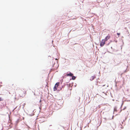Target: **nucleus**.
<instances>
[{"instance_id": "6e6552de", "label": "nucleus", "mask_w": 130, "mask_h": 130, "mask_svg": "<svg viewBox=\"0 0 130 130\" xmlns=\"http://www.w3.org/2000/svg\"><path fill=\"white\" fill-rule=\"evenodd\" d=\"M117 35H118V36H119V35H120V33H117Z\"/></svg>"}, {"instance_id": "9b49d317", "label": "nucleus", "mask_w": 130, "mask_h": 130, "mask_svg": "<svg viewBox=\"0 0 130 130\" xmlns=\"http://www.w3.org/2000/svg\"><path fill=\"white\" fill-rule=\"evenodd\" d=\"M113 117H114V116H113L112 117V119H113Z\"/></svg>"}, {"instance_id": "9d476101", "label": "nucleus", "mask_w": 130, "mask_h": 130, "mask_svg": "<svg viewBox=\"0 0 130 130\" xmlns=\"http://www.w3.org/2000/svg\"><path fill=\"white\" fill-rule=\"evenodd\" d=\"M2 100L1 99V98H0V101H1V100Z\"/></svg>"}, {"instance_id": "f3484780", "label": "nucleus", "mask_w": 130, "mask_h": 130, "mask_svg": "<svg viewBox=\"0 0 130 130\" xmlns=\"http://www.w3.org/2000/svg\"><path fill=\"white\" fill-rule=\"evenodd\" d=\"M122 110H121V111H120V112H121V111Z\"/></svg>"}, {"instance_id": "20e7f679", "label": "nucleus", "mask_w": 130, "mask_h": 130, "mask_svg": "<svg viewBox=\"0 0 130 130\" xmlns=\"http://www.w3.org/2000/svg\"><path fill=\"white\" fill-rule=\"evenodd\" d=\"M73 75V74L72 73H71L70 72H69V73L68 74H67V76H72Z\"/></svg>"}, {"instance_id": "7ed1b4c3", "label": "nucleus", "mask_w": 130, "mask_h": 130, "mask_svg": "<svg viewBox=\"0 0 130 130\" xmlns=\"http://www.w3.org/2000/svg\"><path fill=\"white\" fill-rule=\"evenodd\" d=\"M110 38V36L109 35H108L105 38V39L104 40V41H107Z\"/></svg>"}, {"instance_id": "aec40b11", "label": "nucleus", "mask_w": 130, "mask_h": 130, "mask_svg": "<svg viewBox=\"0 0 130 130\" xmlns=\"http://www.w3.org/2000/svg\"><path fill=\"white\" fill-rule=\"evenodd\" d=\"M52 126V125H50V126Z\"/></svg>"}, {"instance_id": "39448f33", "label": "nucleus", "mask_w": 130, "mask_h": 130, "mask_svg": "<svg viewBox=\"0 0 130 130\" xmlns=\"http://www.w3.org/2000/svg\"><path fill=\"white\" fill-rule=\"evenodd\" d=\"M95 77L94 76H92L90 79V80H91V81Z\"/></svg>"}, {"instance_id": "ddd939ff", "label": "nucleus", "mask_w": 130, "mask_h": 130, "mask_svg": "<svg viewBox=\"0 0 130 130\" xmlns=\"http://www.w3.org/2000/svg\"><path fill=\"white\" fill-rule=\"evenodd\" d=\"M105 85H103V87H104V86H105Z\"/></svg>"}, {"instance_id": "a211bd4d", "label": "nucleus", "mask_w": 130, "mask_h": 130, "mask_svg": "<svg viewBox=\"0 0 130 130\" xmlns=\"http://www.w3.org/2000/svg\"><path fill=\"white\" fill-rule=\"evenodd\" d=\"M108 87V86H107V87Z\"/></svg>"}, {"instance_id": "4468645a", "label": "nucleus", "mask_w": 130, "mask_h": 130, "mask_svg": "<svg viewBox=\"0 0 130 130\" xmlns=\"http://www.w3.org/2000/svg\"><path fill=\"white\" fill-rule=\"evenodd\" d=\"M41 102V100H40V102Z\"/></svg>"}, {"instance_id": "6ab92c4d", "label": "nucleus", "mask_w": 130, "mask_h": 130, "mask_svg": "<svg viewBox=\"0 0 130 130\" xmlns=\"http://www.w3.org/2000/svg\"><path fill=\"white\" fill-rule=\"evenodd\" d=\"M57 59V58L55 59L56 60Z\"/></svg>"}, {"instance_id": "f03ea898", "label": "nucleus", "mask_w": 130, "mask_h": 130, "mask_svg": "<svg viewBox=\"0 0 130 130\" xmlns=\"http://www.w3.org/2000/svg\"><path fill=\"white\" fill-rule=\"evenodd\" d=\"M105 41H104V39H103L102 41H101L100 45L101 46H103L105 44Z\"/></svg>"}, {"instance_id": "2eb2a0df", "label": "nucleus", "mask_w": 130, "mask_h": 130, "mask_svg": "<svg viewBox=\"0 0 130 130\" xmlns=\"http://www.w3.org/2000/svg\"><path fill=\"white\" fill-rule=\"evenodd\" d=\"M126 119H127V118H125V120H126Z\"/></svg>"}, {"instance_id": "0eeeda50", "label": "nucleus", "mask_w": 130, "mask_h": 130, "mask_svg": "<svg viewBox=\"0 0 130 130\" xmlns=\"http://www.w3.org/2000/svg\"><path fill=\"white\" fill-rule=\"evenodd\" d=\"M114 111H117V108L116 107H115L114 108Z\"/></svg>"}, {"instance_id": "f257e3e1", "label": "nucleus", "mask_w": 130, "mask_h": 130, "mask_svg": "<svg viewBox=\"0 0 130 130\" xmlns=\"http://www.w3.org/2000/svg\"><path fill=\"white\" fill-rule=\"evenodd\" d=\"M59 84V83L58 82L56 83L53 89L54 91H55L57 90V87H58Z\"/></svg>"}, {"instance_id": "1a4fd4ad", "label": "nucleus", "mask_w": 130, "mask_h": 130, "mask_svg": "<svg viewBox=\"0 0 130 130\" xmlns=\"http://www.w3.org/2000/svg\"><path fill=\"white\" fill-rule=\"evenodd\" d=\"M126 108V107H125L124 108H123V110H124Z\"/></svg>"}, {"instance_id": "423d86ee", "label": "nucleus", "mask_w": 130, "mask_h": 130, "mask_svg": "<svg viewBox=\"0 0 130 130\" xmlns=\"http://www.w3.org/2000/svg\"><path fill=\"white\" fill-rule=\"evenodd\" d=\"M72 79L73 80H75L76 78V77L72 76Z\"/></svg>"}, {"instance_id": "f8f14e48", "label": "nucleus", "mask_w": 130, "mask_h": 130, "mask_svg": "<svg viewBox=\"0 0 130 130\" xmlns=\"http://www.w3.org/2000/svg\"><path fill=\"white\" fill-rule=\"evenodd\" d=\"M124 120L123 121V122H122V123H123V122H124Z\"/></svg>"}, {"instance_id": "dca6fc26", "label": "nucleus", "mask_w": 130, "mask_h": 130, "mask_svg": "<svg viewBox=\"0 0 130 130\" xmlns=\"http://www.w3.org/2000/svg\"><path fill=\"white\" fill-rule=\"evenodd\" d=\"M76 85H75V87H76Z\"/></svg>"}]
</instances>
